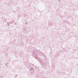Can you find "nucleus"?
Returning <instances> with one entry per match:
<instances>
[{
  "label": "nucleus",
  "instance_id": "nucleus-1",
  "mask_svg": "<svg viewBox=\"0 0 78 78\" xmlns=\"http://www.w3.org/2000/svg\"><path fill=\"white\" fill-rule=\"evenodd\" d=\"M7 25L8 26H9L10 25V23H7Z\"/></svg>",
  "mask_w": 78,
  "mask_h": 78
},
{
  "label": "nucleus",
  "instance_id": "nucleus-2",
  "mask_svg": "<svg viewBox=\"0 0 78 78\" xmlns=\"http://www.w3.org/2000/svg\"><path fill=\"white\" fill-rule=\"evenodd\" d=\"M15 76V78H16V77H17V76H18V75L16 74Z\"/></svg>",
  "mask_w": 78,
  "mask_h": 78
},
{
  "label": "nucleus",
  "instance_id": "nucleus-3",
  "mask_svg": "<svg viewBox=\"0 0 78 78\" xmlns=\"http://www.w3.org/2000/svg\"><path fill=\"white\" fill-rule=\"evenodd\" d=\"M31 70H33V68H31L30 69Z\"/></svg>",
  "mask_w": 78,
  "mask_h": 78
},
{
  "label": "nucleus",
  "instance_id": "nucleus-4",
  "mask_svg": "<svg viewBox=\"0 0 78 78\" xmlns=\"http://www.w3.org/2000/svg\"><path fill=\"white\" fill-rule=\"evenodd\" d=\"M24 30H26V27H25L24 28Z\"/></svg>",
  "mask_w": 78,
  "mask_h": 78
},
{
  "label": "nucleus",
  "instance_id": "nucleus-5",
  "mask_svg": "<svg viewBox=\"0 0 78 78\" xmlns=\"http://www.w3.org/2000/svg\"><path fill=\"white\" fill-rule=\"evenodd\" d=\"M5 65H8V63H5Z\"/></svg>",
  "mask_w": 78,
  "mask_h": 78
},
{
  "label": "nucleus",
  "instance_id": "nucleus-6",
  "mask_svg": "<svg viewBox=\"0 0 78 78\" xmlns=\"http://www.w3.org/2000/svg\"><path fill=\"white\" fill-rule=\"evenodd\" d=\"M34 64H32V66H33V67H34Z\"/></svg>",
  "mask_w": 78,
  "mask_h": 78
},
{
  "label": "nucleus",
  "instance_id": "nucleus-7",
  "mask_svg": "<svg viewBox=\"0 0 78 78\" xmlns=\"http://www.w3.org/2000/svg\"><path fill=\"white\" fill-rule=\"evenodd\" d=\"M25 24H26V25L27 24H28V22H26V23H25Z\"/></svg>",
  "mask_w": 78,
  "mask_h": 78
},
{
  "label": "nucleus",
  "instance_id": "nucleus-8",
  "mask_svg": "<svg viewBox=\"0 0 78 78\" xmlns=\"http://www.w3.org/2000/svg\"><path fill=\"white\" fill-rule=\"evenodd\" d=\"M58 1H60L61 0H58Z\"/></svg>",
  "mask_w": 78,
  "mask_h": 78
},
{
  "label": "nucleus",
  "instance_id": "nucleus-9",
  "mask_svg": "<svg viewBox=\"0 0 78 78\" xmlns=\"http://www.w3.org/2000/svg\"><path fill=\"white\" fill-rule=\"evenodd\" d=\"M61 39H62V38H61Z\"/></svg>",
  "mask_w": 78,
  "mask_h": 78
},
{
  "label": "nucleus",
  "instance_id": "nucleus-10",
  "mask_svg": "<svg viewBox=\"0 0 78 78\" xmlns=\"http://www.w3.org/2000/svg\"><path fill=\"white\" fill-rule=\"evenodd\" d=\"M13 12H14V11H13Z\"/></svg>",
  "mask_w": 78,
  "mask_h": 78
}]
</instances>
